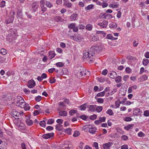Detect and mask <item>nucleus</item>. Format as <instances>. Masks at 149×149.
<instances>
[{"instance_id":"nucleus-17","label":"nucleus","mask_w":149,"mask_h":149,"mask_svg":"<svg viewBox=\"0 0 149 149\" xmlns=\"http://www.w3.org/2000/svg\"><path fill=\"white\" fill-rule=\"evenodd\" d=\"M22 9H18L17 12V17H21L22 16Z\"/></svg>"},{"instance_id":"nucleus-64","label":"nucleus","mask_w":149,"mask_h":149,"mask_svg":"<svg viewBox=\"0 0 149 149\" xmlns=\"http://www.w3.org/2000/svg\"><path fill=\"white\" fill-rule=\"evenodd\" d=\"M128 147L127 145H124L121 147V149H128Z\"/></svg>"},{"instance_id":"nucleus-2","label":"nucleus","mask_w":149,"mask_h":149,"mask_svg":"<svg viewBox=\"0 0 149 149\" xmlns=\"http://www.w3.org/2000/svg\"><path fill=\"white\" fill-rule=\"evenodd\" d=\"M9 33L7 36V38L8 39L9 41L15 40L16 37L17 36L16 31L15 29L10 30Z\"/></svg>"},{"instance_id":"nucleus-55","label":"nucleus","mask_w":149,"mask_h":149,"mask_svg":"<svg viewBox=\"0 0 149 149\" xmlns=\"http://www.w3.org/2000/svg\"><path fill=\"white\" fill-rule=\"evenodd\" d=\"M107 72L108 70L106 69H105L102 71V74L104 75H105L107 74Z\"/></svg>"},{"instance_id":"nucleus-57","label":"nucleus","mask_w":149,"mask_h":149,"mask_svg":"<svg viewBox=\"0 0 149 149\" xmlns=\"http://www.w3.org/2000/svg\"><path fill=\"white\" fill-rule=\"evenodd\" d=\"M108 6V4L106 2H103L102 3V6L103 8H104L107 7Z\"/></svg>"},{"instance_id":"nucleus-39","label":"nucleus","mask_w":149,"mask_h":149,"mask_svg":"<svg viewBox=\"0 0 149 149\" xmlns=\"http://www.w3.org/2000/svg\"><path fill=\"white\" fill-rule=\"evenodd\" d=\"M54 122V120L52 119H50L47 120V124L49 125L52 124Z\"/></svg>"},{"instance_id":"nucleus-3","label":"nucleus","mask_w":149,"mask_h":149,"mask_svg":"<svg viewBox=\"0 0 149 149\" xmlns=\"http://www.w3.org/2000/svg\"><path fill=\"white\" fill-rule=\"evenodd\" d=\"M15 104L17 106L22 108V107H23L25 104V102L24 100L22 97H19L16 100Z\"/></svg>"},{"instance_id":"nucleus-31","label":"nucleus","mask_w":149,"mask_h":149,"mask_svg":"<svg viewBox=\"0 0 149 149\" xmlns=\"http://www.w3.org/2000/svg\"><path fill=\"white\" fill-rule=\"evenodd\" d=\"M109 7L113 8H117L119 7V4H111L109 5Z\"/></svg>"},{"instance_id":"nucleus-61","label":"nucleus","mask_w":149,"mask_h":149,"mask_svg":"<svg viewBox=\"0 0 149 149\" xmlns=\"http://www.w3.org/2000/svg\"><path fill=\"white\" fill-rule=\"evenodd\" d=\"M139 44V42L136 40H134L133 43V46L134 47H136Z\"/></svg>"},{"instance_id":"nucleus-10","label":"nucleus","mask_w":149,"mask_h":149,"mask_svg":"<svg viewBox=\"0 0 149 149\" xmlns=\"http://www.w3.org/2000/svg\"><path fill=\"white\" fill-rule=\"evenodd\" d=\"M109 75L110 78L114 79L117 77V74L115 72L112 71L109 74Z\"/></svg>"},{"instance_id":"nucleus-52","label":"nucleus","mask_w":149,"mask_h":149,"mask_svg":"<svg viewBox=\"0 0 149 149\" xmlns=\"http://www.w3.org/2000/svg\"><path fill=\"white\" fill-rule=\"evenodd\" d=\"M143 115L146 117L148 116H149V111H145L144 112Z\"/></svg>"},{"instance_id":"nucleus-34","label":"nucleus","mask_w":149,"mask_h":149,"mask_svg":"<svg viewBox=\"0 0 149 149\" xmlns=\"http://www.w3.org/2000/svg\"><path fill=\"white\" fill-rule=\"evenodd\" d=\"M46 123L44 120H42L40 122L39 124L42 127H45L46 126Z\"/></svg>"},{"instance_id":"nucleus-6","label":"nucleus","mask_w":149,"mask_h":149,"mask_svg":"<svg viewBox=\"0 0 149 149\" xmlns=\"http://www.w3.org/2000/svg\"><path fill=\"white\" fill-rule=\"evenodd\" d=\"M13 116L15 119H19L21 116V114L17 112L16 110H13L11 112Z\"/></svg>"},{"instance_id":"nucleus-42","label":"nucleus","mask_w":149,"mask_h":149,"mask_svg":"<svg viewBox=\"0 0 149 149\" xmlns=\"http://www.w3.org/2000/svg\"><path fill=\"white\" fill-rule=\"evenodd\" d=\"M45 4L46 6L49 8H51L53 6V5L52 3L48 1H47L46 2Z\"/></svg>"},{"instance_id":"nucleus-49","label":"nucleus","mask_w":149,"mask_h":149,"mask_svg":"<svg viewBox=\"0 0 149 149\" xmlns=\"http://www.w3.org/2000/svg\"><path fill=\"white\" fill-rule=\"evenodd\" d=\"M56 81V79L54 77H52L49 79V82L51 84H53Z\"/></svg>"},{"instance_id":"nucleus-43","label":"nucleus","mask_w":149,"mask_h":149,"mask_svg":"<svg viewBox=\"0 0 149 149\" xmlns=\"http://www.w3.org/2000/svg\"><path fill=\"white\" fill-rule=\"evenodd\" d=\"M75 26V23H71L68 26V28L72 29Z\"/></svg>"},{"instance_id":"nucleus-58","label":"nucleus","mask_w":149,"mask_h":149,"mask_svg":"<svg viewBox=\"0 0 149 149\" xmlns=\"http://www.w3.org/2000/svg\"><path fill=\"white\" fill-rule=\"evenodd\" d=\"M97 34H102L104 35V36L106 35V33L102 31H98L97 32Z\"/></svg>"},{"instance_id":"nucleus-20","label":"nucleus","mask_w":149,"mask_h":149,"mask_svg":"<svg viewBox=\"0 0 149 149\" xmlns=\"http://www.w3.org/2000/svg\"><path fill=\"white\" fill-rule=\"evenodd\" d=\"M103 16L105 19H109L112 18V15L111 14H104Z\"/></svg>"},{"instance_id":"nucleus-25","label":"nucleus","mask_w":149,"mask_h":149,"mask_svg":"<svg viewBox=\"0 0 149 149\" xmlns=\"http://www.w3.org/2000/svg\"><path fill=\"white\" fill-rule=\"evenodd\" d=\"M142 62L143 65H147L149 62V60L146 58H144L143 59Z\"/></svg>"},{"instance_id":"nucleus-62","label":"nucleus","mask_w":149,"mask_h":149,"mask_svg":"<svg viewBox=\"0 0 149 149\" xmlns=\"http://www.w3.org/2000/svg\"><path fill=\"white\" fill-rule=\"evenodd\" d=\"M129 76L128 75H125L123 77V80L125 81H126L127 80L129 79Z\"/></svg>"},{"instance_id":"nucleus-46","label":"nucleus","mask_w":149,"mask_h":149,"mask_svg":"<svg viewBox=\"0 0 149 149\" xmlns=\"http://www.w3.org/2000/svg\"><path fill=\"white\" fill-rule=\"evenodd\" d=\"M97 116L95 114H93L92 116H90V118L92 120H94L97 118Z\"/></svg>"},{"instance_id":"nucleus-36","label":"nucleus","mask_w":149,"mask_h":149,"mask_svg":"<svg viewBox=\"0 0 149 149\" xmlns=\"http://www.w3.org/2000/svg\"><path fill=\"white\" fill-rule=\"evenodd\" d=\"M106 113L110 116L113 115V113L111 109H108L106 112Z\"/></svg>"},{"instance_id":"nucleus-27","label":"nucleus","mask_w":149,"mask_h":149,"mask_svg":"<svg viewBox=\"0 0 149 149\" xmlns=\"http://www.w3.org/2000/svg\"><path fill=\"white\" fill-rule=\"evenodd\" d=\"M86 103H85L80 106L79 107L81 110H84L86 108Z\"/></svg>"},{"instance_id":"nucleus-29","label":"nucleus","mask_w":149,"mask_h":149,"mask_svg":"<svg viewBox=\"0 0 149 149\" xmlns=\"http://www.w3.org/2000/svg\"><path fill=\"white\" fill-rule=\"evenodd\" d=\"M22 108H24L25 110H29L30 109V107L29 106V104L25 103V105L22 107Z\"/></svg>"},{"instance_id":"nucleus-21","label":"nucleus","mask_w":149,"mask_h":149,"mask_svg":"<svg viewBox=\"0 0 149 149\" xmlns=\"http://www.w3.org/2000/svg\"><path fill=\"white\" fill-rule=\"evenodd\" d=\"M63 5L68 8H71L72 6V4L70 2H65L63 3Z\"/></svg>"},{"instance_id":"nucleus-32","label":"nucleus","mask_w":149,"mask_h":149,"mask_svg":"<svg viewBox=\"0 0 149 149\" xmlns=\"http://www.w3.org/2000/svg\"><path fill=\"white\" fill-rule=\"evenodd\" d=\"M115 78V81L116 83H119L121 81V77L120 76H118Z\"/></svg>"},{"instance_id":"nucleus-9","label":"nucleus","mask_w":149,"mask_h":149,"mask_svg":"<svg viewBox=\"0 0 149 149\" xmlns=\"http://www.w3.org/2000/svg\"><path fill=\"white\" fill-rule=\"evenodd\" d=\"M113 143L109 142L107 143L104 144L103 145V147L104 149H109L110 146L112 145Z\"/></svg>"},{"instance_id":"nucleus-5","label":"nucleus","mask_w":149,"mask_h":149,"mask_svg":"<svg viewBox=\"0 0 149 149\" xmlns=\"http://www.w3.org/2000/svg\"><path fill=\"white\" fill-rule=\"evenodd\" d=\"M15 14V12L13 10L10 11L9 17L8 19L6 20V23L7 24H8L12 23L14 18V15Z\"/></svg>"},{"instance_id":"nucleus-54","label":"nucleus","mask_w":149,"mask_h":149,"mask_svg":"<svg viewBox=\"0 0 149 149\" xmlns=\"http://www.w3.org/2000/svg\"><path fill=\"white\" fill-rule=\"evenodd\" d=\"M40 6H44L45 4V1L44 0H41L40 2Z\"/></svg>"},{"instance_id":"nucleus-24","label":"nucleus","mask_w":149,"mask_h":149,"mask_svg":"<svg viewBox=\"0 0 149 149\" xmlns=\"http://www.w3.org/2000/svg\"><path fill=\"white\" fill-rule=\"evenodd\" d=\"M54 20L56 22H61L62 19L60 16H56L54 17Z\"/></svg>"},{"instance_id":"nucleus-40","label":"nucleus","mask_w":149,"mask_h":149,"mask_svg":"<svg viewBox=\"0 0 149 149\" xmlns=\"http://www.w3.org/2000/svg\"><path fill=\"white\" fill-rule=\"evenodd\" d=\"M80 135V133L78 131H75L74 132L73 136L74 137H76L79 136Z\"/></svg>"},{"instance_id":"nucleus-63","label":"nucleus","mask_w":149,"mask_h":149,"mask_svg":"<svg viewBox=\"0 0 149 149\" xmlns=\"http://www.w3.org/2000/svg\"><path fill=\"white\" fill-rule=\"evenodd\" d=\"M121 138L122 139L124 140H126L128 139V137L125 135H123Z\"/></svg>"},{"instance_id":"nucleus-48","label":"nucleus","mask_w":149,"mask_h":149,"mask_svg":"<svg viewBox=\"0 0 149 149\" xmlns=\"http://www.w3.org/2000/svg\"><path fill=\"white\" fill-rule=\"evenodd\" d=\"M77 111L76 110H71L69 112V114L71 115H73L74 114L76 113Z\"/></svg>"},{"instance_id":"nucleus-18","label":"nucleus","mask_w":149,"mask_h":149,"mask_svg":"<svg viewBox=\"0 0 149 149\" xmlns=\"http://www.w3.org/2000/svg\"><path fill=\"white\" fill-rule=\"evenodd\" d=\"M94 5L93 4H91L88 5L85 8V10L87 11L88 10L92 9L94 7Z\"/></svg>"},{"instance_id":"nucleus-50","label":"nucleus","mask_w":149,"mask_h":149,"mask_svg":"<svg viewBox=\"0 0 149 149\" xmlns=\"http://www.w3.org/2000/svg\"><path fill=\"white\" fill-rule=\"evenodd\" d=\"M42 99V97L40 96H38L36 97L35 99L37 102H40Z\"/></svg>"},{"instance_id":"nucleus-59","label":"nucleus","mask_w":149,"mask_h":149,"mask_svg":"<svg viewBox=\"0 0 149 149\" xmlns=\"http://www.w3.org/2000/svg\"><path fill=\"white\" fill-rule=\"evenodd\" d=\"M6 2L5 1H1V7H4L5 6Z\"/></svg>"},{"instance_id":"nucleus-4","label":"nucleus","mask_w":149,"mask_h":149,"mask_svg":"<svg viewBox=\"0 0 149 149\" xmlns=\"http://www.w3.org/2000/svg\"><path fill=\"white\" fill-rule=\"evenodd\" d=\"M84 130L88 129L89 132L92 134H94L96 132L97 129L95 127H93L90 125H86L83 127Z\"/></svg>"},{"instance_id":"nucleus-11","label":"nucleus","mask_w":149,"mask_h":149,"mask_svg":"<svg viewBox=\"0 0 149 149\" xmlns=\"http://www.w3.org/2000/svg\"><path fill=\"white\" fill-rule=\"evenodd\" d=\"M53 136V133H48L43 134L42 135V137L45 139H47L52 137Z\"/></svg>"},{"instance_id":"nucleus-35","label":"nucleus","mask_w":149,"mask_h":149,"mask_svg":"<svg viewBox=\"0 0 149 149\" xmlns=\"http://www.w3.org/2000/svg\"><path fill=\"white\" fill-rule=\"evenodd\" d=\"M140 110L139 108L136 109L133 111V114L134 115H136L138 113L140 112Z\"/></svg>"},{"instance_id":"nucleus-45","label":"nucleus","mask_w":149,"mask_h":149,"mask_svg":"<svg viewBox=\"0 0 149 149\" xmlns=\"http://www.w3.org/2000/svg\"><path fill=\"white\" fill-rule=\"evenodd\" d=\"M71 129L70 128H68L65 130V132L69 134H71Z\"/></svg>"},{"instance_id":"nucleus-7","label":"nucleus","mask_w":149,"mask_h":149,"mask_svg":"<svg viewBox=\"0 0 149 149\" xmlns=\"http://www.w3.org/2000/svg\"><path fill=\"white\" fill-rule=\"evenodd\" d=\"M98 25L102 28H106L108 25V21L106 20H103L102 22H99Z\"/></svg>"},{"instance_id":"nucleus-16","label":"nucleus","mask_w":149,"mask_h":149,"mask_svg":"<svg viewBox=\"0 0 149 149\" xmlns=\"http://www.w3.org/2000/svg\"><path fill=\"white\" fill-rule=\"evenodd\" d=\"M109 27L111 28H115L117 27V25L116 23L111 22L109 24Z\"/></svg>"},{"instance_id":"nucleus-15","label":"nucleus","mask_w":149,"mask_h":149,"mask_svg":"<svg viewBox=\"0 0 149 149\" xmlns=\"http://www.w3.org/2000/svg\"><path fill=\"white\" fill-rule=\"evenodd\" d=\"M148 77L146 75H144L141 76L139 79V81L140 82L144 81L147 79Z\"/></svg>"},{"instance_id":"nucleus-51","label":"nucleus","mask_w":149,"mask_h":149,"mask_svg":"<svg viewBox=\"0 0 149 149\" xmlns=\"http://www.w3.org/2000/svg\"><path fill=\"white\" fill-rule=\"evenodd\" d=\"M8 95H3L2 97H1V100H7V97H8Z\"/></svg>"},{"instance_id":"nucleus-56","label":"nucleus","mask_w":149,"mask_h":149,"mask_svg":"<svg viewBox=\"0 0 149 149\" xmlns=\"http://www.w3.org/2000/svg\"><path fill=\"white\" fill-rule=\"evenodd\" d=\"M106 117H100L99 118V120L101 122H104L106 120Z\"/></svg>"},{"instance_id":"nucleus-13","label":"nucleus","mask_w":149,"mask_h":149,"mask_svg":"<svg viewBox=\"0 0 149 149\" xmlns=\"http://www.w3.org/2000/svg\"><path fill=\"white\" fill-rule=\"evenodd\" d=\"M78 14L75 13L72 14L70 16V19L71 21H75L77 19L78 17Z\"/></svg>"},{"instance_id":"nucleus-22","label":"nucleus","mask_w":149,"mask_h":149,"mask_svg":"<svg viewBox=\"0 0 149 149\" xmlns=\"http://www.w3.org/2000/svg\"><path fill=\"white\" fill-rule=\"evenodd\" d=\"M26 124L29 126L32 125L33 123L32 121L29 118L26 119Z\"/></svg>"},{"instance_id":"nucleus-28","label":"nucleus","mask_w":149,"mask_h":149,"mask_svg":"<svg viewBox=\"0 0 149 149\" xmlns=\"http://www.w3.org/2000/svg\"><path fill=\"white\" fill-rule=\"evenodd\" d=\"M92 28H93L92 25L90 24H87L86 27V29L89 31L91 30L92 29Z\"/></svg>"},{"instance_id":"nucleus-41","label":"nucleus","mask_w":149,"mask_h":149,"mask_svg":"<svg viewBox=\"0 0 149 149\" xmlns=\"http://www.w3.org/2000/svg\"><path fill=\"white\" fill-rule=\"evenodd\" d=\"M138 136L139 137H143L145 136V134L142 132L141 131L138 133Z\"/></svg>"},{"instance_id":"nucleus-37","label":"nucleus","mask_w":149,"mask_h":149,"mask_svg":"<svg viewBox=\"0 0 149 149\" xmlns=\"http://www.w3.org/2000/svg\"><path fill=\"white\" fill-rule=\"evenodd\" d=\"M106 38L108 39L112 40L113 39V37L112 34H108L107 35Z\"/></svg>"},{"instance_id":"nucleus-12","label":"nucleus","mask_w":149,"mask_h":149,"mask_svg":"<svg viewBox=\"0 0 149 149\" xmlns=\"http://www.w3.org/2000/svg\"><path fill=\"white\" fill-rule=\"evenodd\" d=\"M56 54L53 51H49L48 53V57L50 59H52L55 56Z\"/></svg>"},{"instance_id":"nucleus-47","label":"nucleus","mask_w":149,"mask_h":149,"mask_svg":"<svg viewBox=\"0 0 149 149\" xmlns=\"http://www.w3.org/2000/svg\"><path fill=\"white\" fill-rule=\"evenodd\" d=\"M97 100V101L98 103H103L104 102V100L101 98H96Z\"/></svg>"},{"instance_id":"nucleus-53","label":"nucleus","mask_w":149,"mask_h":149,"mask_svg":"<svg viewBox=\"0 0 149 149\" xmlns=\"http://www.w3.org/2000/svg\"><path fill=\"white\" fill-rule=\"evenodd\" d=\"M98 80L100 82L102 83L105 80L104 78L102 77H100L98 79Z\"/></svg>"},{"instance_id":"nucleus-1","label":"nucleus","mask_w":149,"mask_h":149,"mask_svg":"<svg viewBox=\"0 0 149 149\" xmlns=\"http://www.w3.org/2000/svg\"><path fill=\"white\" fill-rule=\"evenodd\" d=\"M101 49V48L99 46H93L90 48L88 51L85 50L84 52L83 59H86L90 63H91L93 59L95 58V52L99 51Z\"/></svg>"},{"instance_id":"nucleus-23","label":"nucleus","mask_w":149,"mask_h":149,"mask_svg":"<svg viewBox=\"0 0 149 149\" xmlns=\"http://www.w3.org/2000/svg\"><path fill=\"white\" fill-rule=\"evenodd\" d=\"M59 114L61 116H66L67 115V113L65 111H60L59 112Z\"/></svg>"},{"instance_id":"nucleus-8","label":"nucleus","mask_w":149,"mask_h":149,"mask_svg":"<svg viewBox=\"0 0 149 149\" xmlns=\"http://www.w3.org/2000/svg\"><path fill=\"white\" fill-rule=\"evenodd\" d=\"M35 85V82L33 80H31L29 81L27 86L30 88H33Z\"/></svg>"},{"instance_id":"nucleus-26","label":"nucleus","mask_w":149,"mask_h":149,"mask_svg":"<svg viewBox=\"0 0 149 149\" xmlns=\"http://www.w3.org/2000/svg\"><path fill=\"white\" fill-rule=\"evenodd\" d=\"M0 53L3 55H5L7 54V51L6 49L2 48L0 50Z\"/></svg>"},{"instance_id":"nucleus-33","label":"nucleus","mask_w":149,"mask_h":149,"mask_svg":"<svg viewBox=\"0 0 149 149\" xmlns=\"http://www.w3.org/2000/svg\"><path fill=\"white\" fill-rule=\"evenodd\" d=\"M102 106H98L96 107V110L97 112L99 113L102 110Z\"/></svg>"},{"instance_id":"nucleus-19","label":"nucleus","mask_w":149,"mask_h":149,"mask_svg":"<svg viewBox=\"0 0 149 149\" xmlns=\"http://www.w3.org/2000/svg\"><path fill=\"white\" fill-rule=\"evenodd\" d=\"M96 106L95 105H91L89 107V110L91 111L94 112L96 111Z\"/></svg>"},{"instance_id":"nucleus-14","label":"nucleus","mask_w":149,"mask_h":149,"mask_svg":"<svg viewBox=\"0 0 149 149\" xmlns=\"http://www.w3.org/2000/svg\"><path fill=\"white\" fill-rule=\"evenodd\" d=\"M38 6V3H37L34 2L32 5V8L34 12H35L37 10Z\"/></svg>"},{"instance_id":"nucleus-44","label":"nucleus","mask_w":149,"mask_h":149,"mask_svg":"<svg viewBox=\"0 0 149 149\" xmlns=\"http://www.w3.org/2000/svg\"><path fill=\"white\" fill-rule=\"evenodd\" d=\"M81 39L82 38L80 36H77L74 38V40L77 41H80Z\"/></svg>"},{"instance_id":"nucleus-30","label":"nucleus","mask_w":149,"mask_h":149,"mask_svg":"<svg viewBox=\"0 0 149 149\" xmlns=\"http://www.w3.org/2000/svg\"><path fill=\"white\" fill-rule=\"evenodd\" d=\"M62 129V126L61 125L58 124L56 126V130H60Z\"/></svg>"},{"instance_id":"nucleus-60","label":"nucleus","mask_w":149,"mask_h":149,"mask_svg":"<svg viewBox=\"0 0 149 149\" xmlns=\"http://www.w3.org/2000/svg\"><path fill=\"white\" fill-rule=\"evenodd\" d=\"M41 110L40 109V110H39V111H38V110H36L34 111V112L33 113V114H34V116H35L38 115L40 113L39 112H40V110Z\"/></svg>"},{"instance_id":"nucleus-38","label":"nucleus","mask_w":149,"mask_h":149,"mask_svg":"<svg viewBox=\"0 0 149 149\" xmlns=\"http://www.w3.org/2000/svg\"><path fill=\"white\" fill-rule=\"evenodd\" d=\"M105 95L104 91H102L101 92L98 93L96 95V96L99 97H103Z\"/></svg>"}]
</instances>
